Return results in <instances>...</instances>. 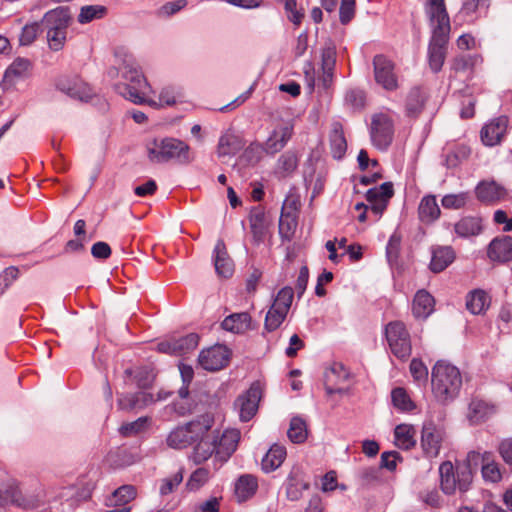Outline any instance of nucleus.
<instances>
[{"label": "nucleus", "instance_id": "obj_1", "mask_svg": "<svg viewBox=\"0 0 512 512\" xmlns=\"http://www.w3.org/2000/svg\"><path fill=\"white\" fill-rule=\"evenodd\" d=\"M431 387L438 402L447 404L453 401L462 387L459 369L444 360L437 361L431 371Z\"/></svg>", "mask_w": 512, "mask_h": 512}, {"label": "nucleus", "instance_id": "obj_2", "mask_svg": "<svg viewBox=\"0 0 512 512\" xmlns=\"http://www.w3.org/2000/svg\"><path fill=\"white\" fill-rule=\"evenodd\" d=\"M122 78L125 82L117 84V91L127 100L135 104H148L157 107L155 100L146 98V91L150 86L140 68L133 60H124L121 68Z\"/></svg>", "mask_w": 512, "mask_h": 512}, {"label": "nucleus", "instance_id": "obj_3", "mask_svg": "<svg viewBox=\"0 0 512 512\" xmlns=\"http://www.w3.org/2000/svg\"><path fill=\"white\" fill-rule=\"evenodd\" d=\"M432 29V36L429 42L428 54L429 65L434 72L441 70L451 30L449 15L428 16Z\"/></svg>", "mask_w": 512, "mask_h": 512}, {"label": "nucleus", "instance_id": "obj_4", "mask_svg": "<svg viewBox=\"0 0 512 512\" xmlns=\"http://www.w3.org/2000/svg\"><path fill=\"white\" fill-rule=\"evenodd\" d=\"M147 150L149 160L156 163L175 160L180 164H188L194 159L189 145L176 138H164L160 141L154 139Z\"/></svg>", "mask_w": 512, "mask_h": 512}, {"label": "nucleus", "instance_id": "obj_5", "mask_svg": "<svg viewBox=\"0 0 512 512\" xmlns=\"http://www.w3.org/2000/svg\"><path fill=\"white\" fill-rule=\"evenodd\" d=\"M213 423V415L211 413H203L197 419L171 431L167 437V444L175 449L186 448L209 432Z\"/></svg>", "mask_w": 512, "mask_h": 512}, {"label": "nucleus", "instance_id": "obj_6", "mask_svg": "<svg viewBox=\"0 0 512 512\" xmlns=\"http://www.w3.org/2000/svg\"><path fill=\"white\" fill-rule=\"evenodd\" d=\"M179 398L172 403V410L179 416H187L196 412L208 413L206 410L214 404L213 397L207 392L190 395L189 388L182 386L178 390Z\"/></svg>", "mask_w": 512, "mask_h": 512}, {"label": "nucleus", "instance_id": "obj_7", "mask_svg": "<svg viewBox=\"0 0 512 512\" xmlns=\"http://www.w3.org/2000/svg\"><path fill=\"white\" fill-rule=\"evenodd\" d=\"M385 335L392 354L400 360H407L412 352L411 338L401 321H392L386 325Z\"/></svg>", "mask_w": 512, "mask_h": 512}, {"label": "nucleus", "instance_id": "obj_8", "mask_svg": "<svg viewBox=\"0 0 512 512\" xmlns=\"http://www.w3.org/2000/svg\"><path fill=\"white\" fill-rule=\"evenodd\" d=\"M393 122L385 113H378L372 116L370 135L372 143L378 149H386L393 139Z\"/></svg>", "mask_w": 512, "mask_h": 512}, {"label": "nucleus", "instance_id": "obj_9", "mask_svg": "<svg viewBox=\"0 0 512 512\" xmlns=\"http://www.w3.org/2000/svg\"><path fill=\"white\" fill-rule=\"evenodd\" d=\"M55 85L59 91L80 101H88L93 95L91 87L78 76L59 77Z\"/></svg>", "mask_w": 512, "mask_h": 512}, {"label": "nucleus", "instance_id": "obj_10", "mask_svg": "<svg viewBox=\"0 0 512 512\" xmlns=\"http://www.w3.org/2000/svg\"><path fill=\"white\" fill-rule=\"evenodd\" d=\"M262 396V391L258 383H253L250 388L236 401L235 406L239 409L241 421L247 422L254 417L258 410V404Z\"/></svg>", "mask_w": 512, "mask_h": 512}, {"label": "nucleus", "instance_id": "obj_11", "mask_svg": "<svg viewBox=\"0 0 512 512\" xmlns=\"http://www.w3.org/2000/svg\"><path fill=\"white\" fill-rule=\"evenodd\" d=\"M374 77L376 82L386 90L398 87L393 62L384 55H376L373 59Z\"/></svg>", "mask_w": 512, "mask_h": 512}, {"label": "nucleus", "instance_id": "obj_12", "mask_svg": "<svg viewBox=\"0 0 512 512\" xmlns=\"http://www.w3.org/2000/svg\"><path fill=\"white\" fill-rule=\"evenodd\" d=\"M230 352L223 345L202 350L198 357L200 366L207 371H218L229 362Z\"/></svg>", "mask_w": 512, "mask_h": 512}, {"label": "nucleus", "instance_id": "obj_13", "mask_svg": "<svg viewBox=\"0 0 512 512\" xmlns=\"http://www.w3.org/2000/svg\"><path fill=\"white\" fill-rule=\"evenodd\" d=\"M444 433L432 421L425 422L421 433V446L427 457L438 456Z\"/></svg>", "mask_w": 512, "mask_h": 512}, {"label": "nucleus", "instance_id": "obj_14", "mask_svg": "<svg viewBox=\"0 0 512 512\" xmlns=\"http://www.w3.org/2000/svg\"><path fill=\"white\" fill-rule=\"evenodd\" d=\"M482 460L480 453L471 451L467 454L466 460L457 466L458 489L461 492H466L469 489L474 471L479 467L482 468Z\"/></svg>", "mask_w": 512, "mask_h": 512}, {"label": "nucleus", "instance_id": "obj_15", "mask_svg": "<svg viewBox=\"0 0 512 512\" xmlns=\"http://www.w3.org/2000/svg\"><path fill=\"white\" fill-rule=\"evenodd\" d=\"M394 195L393 183L385 182L379 187L371 188L366 193V200L376 215H381Z\"/></svg>", "mask_w": 512, "mask_h": 512}, {"label": "nucleus", "instance_id": "obj_16", "mask_svg": "<svg viewBox=\"0 0 512 512\" xmlns=\"http://www.w3.org/2000/svg\"><path fill=\"white\" fill-rule=\"evenodd\" d=\"M293 134V125L291 122H283L276 126L269 138L264 143L265 152L275 154L287 144Z\"/></svg>", "mask_w": 512, "mask_h": 512}, {"label": "nucleus", "instance_id": "obj_17", "mask_svg": "<svg viewBox=\"0 0 512 512\" xmlns=\"http://www.w3.org/2000/svg\"><path fill=\"white\" fill-rule=\"evenodd\" d=\"M153 403H155L153 394L143 391L121 394L118 399V407L124 411H140Z\"/></svg>", "mask_w": 512, "mask_h": 512}, {"label": "nucleus", "instance_id": "obj_18", "mask_svg": "<svg viewBox=\"0 0 512 512\" xmlns=\"http://www.w3.org/2000/svg\"><path fill=\"white\" fill-rule=\"evenodd\" d=\"M507 125L508 118L505 116H500L493 119L481 130L482 142L487 146H494L500 143L502 137L506 133Z\"/></svg>", "mask_w": 512, "mask_h": 512}, {"label": "nucleus", "instance_id": "obj_19", "mask_svg": "<svg viewBox=\"0 0 512 512\" xmlns=\"http://www.w3.org/2000/svg\"><path fill=\"white\" fill-rule=\"evenodd\" d=\"M218 439V437H215ZM240 440V432L230 429L223 432L219 440H216V457L226 461L236 451Z\"/></svg>", "mask_w": 512, "mask_h": 512}, {"label": "nucleus", "instance_id": "obj_20", "mask_svg": "<svg viewBox=\"0 0 512 512\" xmlns=\"http://www.w3.org/2000/svg\"><path fill=\"white\" fill-rule=\"evenodd\" d=\"M71 22V14L67 7H58L56 9L48 11L41 24L46 27L47 30H58L67 31V28Z\"/></svg>", "mask_w": 512, "mask_h": 512}, {"label": "nucleus", "instance_id": "obj_21", "mask_svg": "<svg viewBox=\"0 0 512 512\" xmlns=\"http://www.w3.org/2000/svg\"><path fill=\"white\" fill-rule=\"evenodd\" d=\"M214 266L218 276L229 278L234 272V263L230 258L223 240H218L214 249Z\"/></svg>", "mask_w": 512, "mask_h": 512}, {"label": "nucleus", "instance_id": "obj_22", "mask_svg": "<svg viewBox=\"0 0 512 512\" xmlns=\"http://www.w3.org/2000/svg\"><path fill=\"white\" fill-rule=\"evenodd\" d=\"M487 253L492 261L507 262L512 260V237L495 238L489 244Z\"/></svg>", "mask_w": 512, "mask_h": 512}, {"label": "nucleus", "instance_id": "obj_23", "mask_svg": "<svg viewBox=\"0 0 512 512\" xmlns=\"http://www.w3.org/2000/svg\"><path fill=\"white\" fill-rule=\"evenodd\" d=\"M250 229L253 236V241L256 244L263 242L267 232V221L264 209L257 206L251 209L249 215Z\"/></svg>", "mask_w": 512, "mask_h": 512}, {"label": "nucleus", "instance_id": "obj_24", "mask_svg": "<svg viewBox=\"0 0 512 512\" xmlns=\"http://www.w3.org/2000/svg\"><path fill=\"white\" fill-rule=\"evenodd\" d=\"M455 259V252L450 246H438L432 249L429 268L434 273L445 270Z\"/></svg>", "mask_w": 512, "mask_h": 512}, {"label": "nucleus", "instance_id": "obj_25", "mask_svg": "<svg viewBox=\"0 0 512 512\" xmlns=\"http://www.w3.org/2000/svg\"><path fill=\"white\" fill-rule=\"evenodd\" d=\"M32 69V62L23 57H17L6 69L3 85H11L15 79L27 77Z\"/></svg>", "mask_w": 512, "mask_h": 512}, {"label": "nucleus", "instance_id": "obj_26", "mask_svg": "<svg viewBox=\"0 0 512 512\" xmlns=\"http://www.w3.org/2000/svg\"><path fill=\"white\" fill-rule=\"evenodd\" d=\"M336 63V47L331 40H328L321 52V66L323 70V82L327 87L332 79Z\"/></svg>", "mask_w": 512, "mask_h": 512}, {"label": "nucleus", "instance_id": "obj_27", "mask_svg": "<svg viewBox=\"0 0 512 512\" xmlns=\"http://www.w3.org/2000/svg\"><path fill=\"white\" fill-rule=\"evenodd\" d=\"M441 210L434 195L424 196L418 207L419 219L426 224H431L439 218Z\"/></svg>", "mask_w": 512, "mask_h": 512}, {"label": "nucleus", "instance_id": "obj_28", "mask_svg": "<svg viewBox=\"0 0 512 512\" xmlns=\"http://www.w3.org/2000/svg\"><path fill=\"white\" fill-rule=\"evenodd\" d=\"M251 321V316L247 312L234 313L227 316L221 326L224 330L240 334L251 329Z\"/></svg>", "mask_w": 512, "mask_h": 512}, {"label": "nucleus", "instance_id": "obj_29", "mask_svg": "<svg viewBox=\"0 0 512 512\" xmlns=\"http://www.w3.org/2000/svg\"><path fill=\"white\" fill-rule=\"evenodd\" d=\"M258 488L257 478L250 474L241 475L235 483V496L239 502L252 497Z\"/></svg>", "mask_w": 512, "mask_h": 512}, {"label": "nucleus", "instance_id": "obj_30", "mask_svg": "<svg viewBox=\"0 0 512 512\" xmlns=\"http://www.w3.org/2000/svg\"><path fill=\"white\" fill-rule=\"evenodd\" d=\"M505 192V189L494 181H483L476 187L477 198L486 203L500 200L505 195Z\"/></svg>", "mask_w": 512, "mask_h": 512}, {"label": "nucleus", "instance_id": "obj_31", "mask_svg": "<svg viewBox=\"0 0 512 512\" xmlns=\"http://www.w3.org/2000/svg\"><path fill=\"white\" fill-rule=\"evenodd\" d=\"M332 155L335 159H341L347 150V141L344 136L343 126L339 122L332 124L329 136Z\"/></svg>", "mask_w": 512, "mask_h": 512}, {"label": "nucleus", "instance_id": "obj_32", "mask_svg": "<svg viewBox=\"0 0 512 512\" xmlns=\"http://www.w3.org/2000/svg\"><path fill=\"white\" fill-rule=\"evenodd\" d=\"M441 489L445 494H453L458 487L457 470L450 461L443 462L439 467Z\"/></svg>", "mask_w": 512, "mask_h": 512}, {"label": "nucleus", "instance_id": "obj_33", "mask_svg": "<svg viewBox=\"0 0 512 512\" xmlns=\"http://www.w3.org/2000/svg\"><path fill=\"white\" fill-rule=\"evenodd\" d=\"M214 453L216 454V438L210 437L207 432L198 439V443L193 451V459L196 463H202L208 460Z\"/></svg>", "mask_w": 512, "mask_h": 512}, {"label": "nucleus", "instance_id": "obj_34", "mask_svg": "<svg viewBox=\"0 0 512 512\" xmlns=\"http://www.w3.org/2000/svg\"><path fill=\"white\" fill-rule=\"evenodd\" d=\"M434 308V298L425 290L416 293L413 300V314L417 318L428 317Z\"/></svg>", "mask_w": 512, "mask_h": 512}, {"label": "nucleus", "instance_id": "obj_35", "mask_svg": "<svg viewBox=\"0 0 512 512\" xmlns=\"http://www.w3.org/2000/svg\"><path fill=\"white\" fill-rule=\"evenodd\" d=\"M285 458V447L274 444L262 459V469L265 472L274 471L281 466Z\"/></svg>", "mask_w": 512, "mask_h": 512}, {"label": "nucleus", "instance_id": "obj_36", "mask_svg": "<svg viewBox=\"0 0 512 512\" xmlns=\"http://www.w3.org/2000/svg\"><path fill=\"white\" fill-rule=\"evenodd\" d=\"M395 443L401 449H411L416 445V430L409 424L397 425L394 431Z\"/></svg>", "mask_w": 512, "mask_h": 512}, {"label": "nucleus", "instance_id": "obj_37", "mask_svg": "<svg viewBox=\"0 0 512 512\" xmlns=\"http://www.w3.org/2000/svg\"><path fill=\"white\" fill-rule=\"evenodd\" d=\"M244 146L242 140L233 134H225L220 137L217 154L219 157L232 156L237 154Z\"/></svg>", "mask_w": 512, "mask_h": 512}, {"label": "nucleus", "instance_id": "obj_38", "mask_svg": "<svg viewBox=\"0 0 512 512\" xmlns=\"http://www.w3.org/2000/svg\"><path fill=\"white\" fill-rule=\"evenodd\" d=\"M454 230L460 237L475 236L482 230L481 221L476 217H463L455 223Z\"/></svg>", "mask_w": 512, "mask_h": 512}, {"label": "nucleus", "instance_id": "obj_39", "mask_svg": "<svg viewBox=\"0 0 512 512\" xmlns=\"http://www.w3.org/2000/svg\"><path fill=\"white\" fill-rule=\"evenodd\" d=\"M136 497V489L132 485H123L115 490L107 499V506H127Z\"/></svg>", "mask_w": 512, "mask_h": 512}, {"label": "nucleus", "instance_id": "obj_40", "mask_svg": "<svg viewBox=\"0 0 512 512\" xmlns=\"http://www.w3.org/2000/svg\"><path fill=\"white\" fill-rule=\"evenodd\" d=\"M309 488V483L305 482L302 477L299 470H294L290 473L288 477V483H287V497L290 500H298L301 495L302 491Z\"/></svg>", "mask_w": 512, "mask_h": 512}, {"label": "nucleus", "instance_id": "obj_41", "mask_svg": "<svg viewBox=\"0 0 512 512\" xmlns=\"http://www.w3.org/2000/svg\"><path fill=\"white\" fill-rule=\"evenodd\" d=\"M426 94L420 88H413L406 101V111L409 116H417L424 108Z\"/></svg>", "mask_w": 512, "mask_h": 512}, {"label": "nucleus", "instance_id": "obj_42", "mask_svg": "<svg viewBox=\"0 0 512 512\" xmlns=\"http://www.w3.org/2000/svg\"><path fill=\"white\" fill-rule=\"evenodd\" d=\"M488 306L489 297L483 290L471 292L466 301V307L472 314H481Z\"/></svg>", "mask_w": 512, "mask_h": 512}, {"label": "nucleus", "instance_id": "obj_43", "mask_svg": "<svg viewBox=\"0 0 512 512\" xmlns=\"http://www.w3.org/2000/svg\"><path fill=\"white\" fill-rule=\"evenodd\" d=\"M493 411L487 403L479 399H473L469 404L468 419L472 424L482 422Z\"/></svg>", "mask_w": 512, "mask_h": 512}, {"label": "nucleus", "instance_id": "obj_44", "mask_svg": "<svg viewBox=\"0 0 512 512\" xmlns=\"http://www.w3.org/2000/svg\"><path fill=\"white\" fill-rule=\"evenodd\" d=\"M287 436L293 443H303L308 436L306 422L301 417H293L290 421Z\"/></svg>", "mask_w": 512, "mask_h": 512}, {"label": "nucleus", "instance_id": "obj_45", "mask_svg": "<svg viewBox=\"0 0 512 512\" xmlns=\"http://www.w3.org/2000/svg\"><path fill=\"white\" fill-rule=\"evenodd\" d=\"M297 215L281 214L279 219V234L282 239L290 241L297 229Z\"/></svg>", "mask_w": 512, "mask_h": 512}, {"label": "nucleus", "instance_id": "obj_46", "mask_svg": "<svg viewBox=\"0 0 512 512\" xmlns=\"http://www.w3.org/2000/svg\"><path fill=\"white\" fill-rule=\"evenodd\" d=\"M287 314L286 311L272 304L265 317L264 329L268 332L275 331L283 323Z\"/></svg>", "mask_w": 512, "mask_h": 512}, {"label": "nucleus", "instance_id": "obj_47", "mask_svg": "<svg viewBox=\"0 0 512 512\" xmlns=\"http://www.w3.org/2000/svg\"><path fill=\"white\" fill-rule=\"evenodd\" d=\"M264 152V144L252 143L244 150L239 160L247 166H254L262 159Z\"/></svg>", "mask_w": 512, "mask_h": 512}, {"label": "nucleus", "instance_id": "obj_48", "mask_svg": "<svg viewBox=\"0 0 512 512\" xmlns=\"http://www.w3.org/2000/svg\"><path fill=\"white\" fill-rule=\"evenodd\" d=\"M298 166V156L294 151H287L278 160V173L283 177L290 175Z\"/></svg>", "mask_w": 512, "mask_h": 512}, {"label": "nucleus", "instance_id": "obj_49", "mask_svg": "<svg viewBox=\"0 0 512 512\" xmlns=\"http://www.w3.org/2000/svg\"><path fill=\"white\" fill-rule=\"evenodd\" d=\"M174 354L181 355L195 349L199 342V336L196 333H190L184 337L173 339Z\"/></svg>", "mask_w": 512, "mask_h": 512}, {"label": "nucleus", "instance_id": "obj_50", "mask_svg": "<svg viewBox=\"0 0 512 512\" xmlns=\"http://www.w3.org/2000/svg\"><path fill=\"white\" fill-rule=\"evenodd\" d=\"M107 12V8L102 5H89L81 8L78 15L80 23H88L94 19L102 18Z\"/></svg>", "mask_w": 512, "mask_h": 512}, {"label": "nucleus", "instance_id": "obj_51", "mask_svg": "<svg viewBox=\"0 0 512 512\" xmlns=\"http://www.w3.org/2000/svg\"><path fill=\"white\" fill-rule=\"evenodd\" d=\"M156 378V373L152 368L141 367L137 370L135 375V381L139 388L149 389L152 387Z\"/></svg>", "mask_w": 512, "mask_h": 512}, {"label": "nucleus", "instance_id": "obj_52", "mask_svg": "<svg viewBox=\"0 0 512 512\" xmlns=\"http://www.w3.org/2000/svg\"><path fill=\"white\" fill-rule=\"evenodd\" d=\"M391 397L393 405L403 411H410L414 408L413 402L403 388H395Z\"/></svg>", "mask_w": 512, "mask_h": 512}, {"label": "nucleus", "instance_id": "obj_53", "mask_svg": "<svg viewBox=\"0 0 512 512\" xmlns=\"http://www.w3.org/2000/svg\"><path fill=\"white\" fill-rule=\"evenodd\" d=\"M148 422H149L148 417H146V416L140 417L133 422L123 424L120 427L119 431H120L121 435H123L125 437L133 436V435H136L139 432L143 431L146 428Z\"/></svg>", "mask_w": 512, "mask_h": 512}, {"label": "nucleus", "instance_id": "obj_54", "mask_svg": "<svg viewBox=\"0 0 512 512\" xmlns=\"http://www.w3.org/2000/svg\"><path fill=\"white\" fill-rule=\"evenodd\" d=\"M293 296V289L286 286L278 292L272 304L288 313L293 301Z\"/></svg>", "mask_w": 512, "mask_h": 512}, {"label": "nucleus", "instance_id": "obj_55", "mask_svg": "<svg viewBox=\"0 0 512 512\" xmlns=\"http://www.w3.org/2000/svg\"><path fill=\"white\" fill-rule=\"evenodd\" d=\"M41 23L33 22L31 24H27L22 28L21 34L19 36L20 45L28 46L32 44L37 38L38 33L40 32Z\"/></svg>", "mask_w": 512, "mask_h": 512}, {"label": "nucleus", "instance_id": "obj_56", "mask_svg": "<svg viewBox=\"0 0 512 512\" xmlns=\"http://www.w3.org/2000/svg\"><path fill=\"white\" fill-rule=\"evenodd\" d=\"M468 200L467 193H458V194H447L442 200L441 204L445 209H461L463 208Z\"/></svg>", "mask_w": 512, "mask_h": 512}, {"label": "nucleus", "instance_id": "obj_57", "mask_svg": "<svg viewBox=\"0 0 512 512\" xmlns=\"http://www.w3.org/2000/svg\"><path fill=\"white\" fill-rule=\"evenodd\" d=\"M209 478V471L205 468H198L188 479L186 486L189 490L195 491L202 487Z\"/></svg>", "mask_w": 512, "mask_h": 512}, {"label": "nucleus", "instance_id": "obj_58", "mask_svg": "<svg viewBox=\"0 0 512 512\" xmlns=\"http://www.w3.org/2000/svg\"><path fill=\"white\" fill-rule=\"evenodd\" d=\"M67 31L47 30V42L53 51H60L66 42Z\"/></svg>", "mask_w": 512, "mask_h": 512}, {"label": "nucleus", "instance_id": "obj_59", "mask_svg": "<svg viewBox=\"0 0 512 512\" xmlns=\"http://www.w3.org/2000/svg\"><path fill=\"white\" fill-rule=\"evenodd\" d=\"M355 0H341L339 9V19L341 24H348L355 15Z\"/></svg>", "mask_w": 512, "mask_h": 512}, {"label": "nucleus", "instance_id": "obj_60", "mask_svg": "<svg viewBox=\"0 0 512 512\" xmlns=\"http://www.w3.org/2000/svg\"><path fill=\"white\" fill-rule=\"evenodd\" d=\"M410 373L415 381L426 382L428 380V369L420 359L413 358L410 363Z\"/></svg>", "mask_w": 512, "mask_h": 512}, {"label": "nucleus", "instance_id": "obj_61", "mask_svg": "<svg viewBox=\"0 0 512 512\" xmlns=\"http://www.w3.org/2000/svg\"><path fill=\"white\" fill-rule=\"evenodd\" d=\"M187 0H176L167 2L157 12L159 17H169L186 7Z\"/></svg>", "mask_w": 512, "mask_h": 512}, {"label": "nucleus", "instance_id": "obj_62", "mask_svg": "<svg viewBox=\"0 0 512 512\" xmlns=\"http://www.w3.org/2000/svg\"><path fill=\"white\" fill-rule=\"evenodd\" d=\"M425 11L427 16L448 15L445 0H426Z\"/></svg>", "mask_w": 512, "mask_h": 512}, {"label": "nucleus", "instance_id": "obj_63", "mask_svg": "<svg viewBox=\"0 0 512 512\" xmlns=\"http://www.w3.org/2000/svg\"><path fill=\"white\" fill-rule=\"evenodd\" d=\"M299 207V197L295 194H289L283 202L281 214L297 215Z\"/></svg>", "mask_w": 512, "mask_h": 512}, {"label": "nucleus", "instance_id": "obj_64", "mask_svg": "<svg viewBox=\"0 0 512 512\" xmlns=\"http://www.w3.org/2000/svg\"><path fill=\"white\" fill-rule=\"evenodd\" d=\"M499 454L503 460L512 465V437L502 440L498 447Z\"/></svg>", "mask_w": 512, "mask_h": 512}]
</instances>
